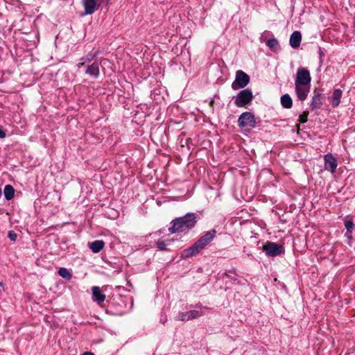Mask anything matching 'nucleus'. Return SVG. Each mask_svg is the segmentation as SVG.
Returning a JSON list of instances; mask_svg holds the SVG:
<instances>
[{"label": "nucleus", "instance_id": "nucleus-6", "mask_svg": "<svg viewBox=\"0 0 355 355\" xmlns=\"http://www.w3.org/2000/svg\"><path fill=\"white\" fill-rule=\"evenodd\" d=\"M238 124L241 128H254L256 124L254 116L251 112H245L239 116Z\"/></svg>", "mask_w": 355, "mask_h": 355}, {"label": "nucleus", "instance_id": "nucleus-25", "mask_svg": "<svg viewBox=\"0 0 355 355\" xmlns=\"http://www.w3.org/2000/svg\"><path fill=\"white\" fill-rule=\"evenodd\" d=\"M157 246L161 250H166V244H165V243L164 241H158L157 243Z\"/></svg>", "mask_w": 355, "mask_h": 355}, {"label": "nucleus", "instance_id": "nucleus-20", "mask_svg": "<svg viewBox=\"0 0 355 355\" xmlns=\"http://www.w3.org/2000/svg\"><path fill=\"white\" fill-rule=\"evenodd\" d=\"M58 274L60 277L67 280H69L71 278V273L65 268H60L58 270Z\"/></svg>", "mask_w": 355, "mask_h": 355}, {"label": "nucleus", "instance_id": "nucleus-9", "mask_svg": "<svg viewBox=\"0 0 355 355\" xmlns=\"http://www.w3.org/2000/svg\"><path fill=\"white\" fill-rule=\"evenodd\" d=\"M311 85H300V84H295V89L296 95L298 99L301 101H304L309 92H310Z\"/></svg>", "mask_w": 355, "mask_h": 355}, {"label": "nucleus", "instance_id": "nucleus-24", "mask_svg": "<svg viewBox=\"0 0 355 355\" xmlns=\"http://www.w3.org/2000/svg\"><path fill=\"white\" fill-rule=\"evenodd\" d=\"M8 238L12 241H15L17 239V234L13 231H10L8 232Z\"/></svg>", "mask_w": 355, "mask_h": 355}, {"label": "nucleus", "instance_id": "nucleus-16", "mask_svg": "<svg viewBox=\"0 0 355 355\" xmlns=\"http://www.w3.org/2000/svg\"><path fill=\"white\" fill-rule=\"evenodd\" d=\"M104 245L105 243L103 241L96 240L89 244V248L93 252L98 253L104 248Z\"/></svg>", "mask_w": 355, "mask_h": 355}, {"label": "nucleus", "instance_id": "nucleus-1", "mask_svg": "<svg viewBox=\"0 0 355 355\" xmlns=\"http://www.w3.org/2000/svg\"><path fill=\"white\" fill-rule=\"evenodd\" d=\"M196 223V214L193 213H188L182 217L173 220L171 221L172 226L168 228V231L172 234L181 232L192 228L195 226Z\"/></svg>", "mask_w": 355, "mask_h": 355}, {"label": "nucleus", "instance_id": "nucleus-7", "mask_svg": "<svg viewBox=\"0 0 355 355\" xmlns=\"http://www.w3.org/2000/svg\"><path fill=\"white\" fill-rule=\"evenodd\" d=\"M263 250L268 256L276 257L284 252L283 245L276 243L268 242L263 246Z\"/></svg>", "mask_w": 355, "mask_h": 355}, {"label": "nucleus", "instance_id": "nucleus-19", "mask_svg": "<svg viewBox=\"0 0 355 355\" xmlns=\"http://www.w3.org/2000/svg\"><path fill=\"white\" fill-rule=\"evenodd\" d=\"M3 193H4L5 198L7 200H10L12 199L14 197L15 189L10 184L6 185L4 187V189H3Z\"/></svg>", "mask_w": 355, "mask_h": 355}, {"label": "nucleus", "instance_id": "nucleus-11", "mask_svg": "<svg viewBox=\"0 0 355 355\" xmlns=\"http://www.w3.org/2000/svg\"><path fill=\"white\" fill-rule=\"evenodd\" d=\"M82 4L85 9V15H92L99 7L96 0H82Z\"/></svg>", "mask_w": 355, "mask_h": 355}, {"label": "nucleus", "instance_id": "nucleus-15", "mask_svg": "<svg viewBox=\"0 0 355 355\" xmlns=\"http://www.w3.org/2000/svg\"><path fill=\"white\" fill-rule=\"evenodd\" d=\"M322 105V97L320 94H315L311 102L312 110L319 109Z\"/></svg>", "mask_w": 355, "mask_h": 355}, {"label": "nucleus", "instance_id": "nucleus-2", "mask_svg": "<svg viewBox=\"0 0 355 355\" xmlns=\"http://www.w3.org/2000/svg\"><path fill=\"white\" fill-rule=\"evenodd\" d=\"M216 233L215 230L207 232L206 234L201 236L192 246L183 251V256L184 257H189L199 253L205 246L212 241L215 237Z\"/></svg>", "mask_w": 355, "mask_h": 355}, {"label": "nucleus", "instance_id": "nucleus-21", "mask_svg": "<svg viewBox=\"0 0 355 355\" xmlns=\"http://www.w3.org/2000/svg\"><path fill=\"white\" fill-rule=\"evenodd\" d=\"M345 227L347 232H352L354 228V223L352 220H346L345 222Z\"/></svg>", "mask_w": 355, "mask_h": 355}, {"label": "nucleus", "instance_id": "nucleus-18", "mask_svg": "<svg viewBox=\"0 0 355 355\" xmlns=\"http://www.w3.org/2000/svg\"><path fill=\"white\" fill-rule=\"evenodd\" d=\"M281 104L283 107L289 109L293 105V101L291 97L288 94H284L281 97Z\"/></svg>", "mask_w": 355, "mask_h": 355}, {"label": "nucleus", "instance_id": "nucleus-30", "mask_svg": "<svg viewBox=\"0 0 355 355\" xmlns=\"http://www.w3.org/2000/svg\"><path fill=\"white\" fill-rule=\"evenodd\" d=\"M2 286H2V284L0 282V292H1V290H2V288H2Z\"/></svg>", "mask_w": 355, "mask_h": 355}, {"label": "nucleus", "instance_id": "nucleus-5", "mask_svg": "<svg viewBox=\"0 0 355 355\" xmlns=\"http://www.w3.org/2000/svg\"><path fill=\"white\" fill-rule=\"evenodd\" d=\"M250 83V76L243 71L239 70L236 73L234 81L232 83V88L237 90L245 87Z\"/></svg>", "mask_w": 355, "mask_h": 355}, {"label": "nucleus", "instance_id": "nucleus-8", "mask_svg": "<svg viewBox=\"0 0 355 355\" xmlns=\"http://www.w3.org/2000/svg\"><path fill=\"white\" fill-rule=\"evenodd\" d=\"M311 77L309 70L305 68H299L297 71L295 84L311 85Z\"/></svg>", "mask_w": 355, "mask_h": 355}, {"label": "nucleus", "instance_id": "nucleus-14", "mask_svg": "<svg viewBox=\"0 0 355 355\" xmlns=\"http://www.w3.org/2000/svg\"><path fill=\"white\" fill-rule=\"evenodd\" d=\"M92 290L94 301L98 304L105 301V295L101 293V288L98 286H93Z\"/></svg>", "mask_w": 355, "mask_h": 355}, {"label": "nucleus", "instance_id": "nucleus-12", "mask_svg": "<svg viewBox=\"0 0 355 355\" xmlns=\"http://www.w3.org/2000/svg\"><path fill=\"white\" fill-rule=\"evenodd\" d=\"M202 315V313L199 311L192 310L184 313H181L178 316V320L180 321H188L195 318H198Z\"/></svg>", "mask_w": 355, "mask_h": 355}, {"label": "nucleus", "instance_id": "nucleus-4", "mask_svg": "<svg viewBox=\"0 0 355 355\" xmlns=\"http://www.w3.org/2000/svg\"><path fill=\"white\" fill-rule=\"evenodd\" d=\"M253 94L250 89H245L238 93L235 97L234 104L238 107H244L251 103Z\"/></svg>", "mask_w": 355, "mask_h": 355}, {"label": "nucleus", "instance_id": "nucleus-26", "mask_svg": "<svg viewBox=\"0 0 355 355\" xmlns=\"http://www.w3.org/2000/svg\"><path fill=\"white\" fill-rule=\"evenodd\" d=\"M345 236L347 237L349 239H352V232H346Z\"/></svg>", "mask_w": 355, "mask_h": 355}, {"label": "nucleus", "instance_id": "nucleus-3", "mask_svg": "<svg viewBox=\"0 0 355 355\" xmlns=\"http://www.w3.org/2000/svg\"><path fill=\"white\" fill-rule=\"evenodd\" d=\"M92 59L93 57L89 55H87V57L85 58H82L80 59L82 62H78L77 64V67L80 69L82 66L87 63L85 73L91 76L94 78H97L100 73L99 64L98 62H93L92 64H89Z\"/></svg>", "mask_w": 355, "mask_h": 355}, {"label": "nucleus", "instance_id": "nucleus-28", "mask_svg": "<svg viewBox=\"0 0 355 355\" xmlns=\"http://www.w3.org/2000/svg\"><path fill=\"white\" fill-rule=\"evenodd\" d=\"M83 355H94L93 353L90 352H86L83 354Z\"/></svg>", "mask_w": 355, "mask_h": 355}, {"label": "nucleus", "instance_id": "nucleus-27", "mask_svg": "<svg viewBox=\"0 0 355 355\" xmlns=\"http://www.w3.org/2000/svg\"><path fill=\"white\" fill-rule=\"evenodd\" d=\"M6 137V133L0 128V138L3 139Z\"/></svg>", "mask_w": 355, "mask_h": 355}, {"label": "nucleus", "instance_id": "nucleus-17", "mask_svg": "<svg viewBox=\"0 0 355 355\" xmlns=\"http://www.w3.org/2000/svg\"><path fill=\"white\" fill-rule=\"evenodd\" d=\"M342 91L340 89H335L332 95V106L336 107L340 104L342 96Z\"/></svg>", "mask_w": 355, "mask_h": 355}, {"label": "nucleus", "instance_id": "nucleus-10", "mask_svg": "<svg viewBox=\"0 0 355 355\" xmlns=\"http://www.w3.org/2000/svg\"><path fill=\"white\" fill-rule=\"evenodd\" d=\"M324 168L326 170L334 173L337 168V161L331 154H327L324 155Z\"/></svg>", "mask_w": 355, "mask_h": 355}, {"label": "nucleus", "instance_id": "nucleus-23", "mask_svg": "<svg viewBox=\"0 0 355 355\" xmlns=\"http://www.w3.org/2000/svg\"><path fill=\"white\" fill-rule=\"evenodd\" d=\"M278 44V42L276 39H270L267 41V46L270 48H274Z\"/></svg>", "mask_w": 355, "mask_h": 355}, {"label": "nucleus", "instance_id": "nucleus-22", "mask_svg": "<svg viewBox=\"0 0 355 355\" xmlns=\"http://www.w3.org/2000/svg\"><path fill=\"white\" fill-rule=\"evenodd\" d=\"M309 115V112H304L300 116L299 119V121L302 123H306L307 121V117Z\"/></svg>", "mask_w": 355, "mask_h": 355}, {"label": "nucleus", "instance_id": "nucleus-13", "mask_svg": "<svg viewBox=\"0 0 355 355\" xmlns=\"http://www.w3.org/2000/svg\"><path fill=\"white\" fill-rule=\"evenodd\" d=\"M302 40V35L299 31H294L290 37V45L296 49L300 46Z\"/></svg>", "mask_w": 355, "mask_h": 355}, {"label": "nucleus", "instance_id": "nucleus-29", "mask_svg": "<svg viewBox=\"0 0 355 355\" xmlns=\"http://www.w3.org/2000/svg\"><path fill=\"white\" fill-rule=\"evenodd\" d=\"M100 1H101V3H104L105 2V3H109V1L110 0H100Z\"/></svg>", "mask_w": 355, "mask_h": 355}]
</instances>
